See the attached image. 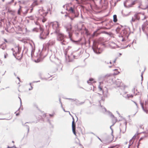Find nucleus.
Here are the masks:
<instances>
[{
  "instance_id": "f257e3e1",
  "label": "nucleus",
  "mask_w": 148,
  "mask_h": 148,
  "mask_svg": "<svg viewBox=\"0 0 148 148\" xmlns=\"http://www.w3.org/2000/svg\"><path fill=\"white\" fill-rule=\"evenodd\" d=\"M56 24H54L53 22H51L50 23V25H52L53 28L55 29V32L57 35V40L60 41V43L62 45H65V44L63 42H65L64 38L66 36L60 32L59 25L58 22L56 21Z\"/></svg>"
},
{
  "instance_id": "f03ea898",
  "label": "nucleus",
  "mask_w": 148,
  "mask_h": 148,
  "mask_svg": "<svg viewBox=\"0 0 148 148\" xmlns=\"http://www.w3.org/2000/svg\"><path fill=\"white\" fill-rule=\"evenodd\" d=\"M65 27L66 29V31L69 34V38H70V40L73 42H75L76 44H79L80 42V41H75L71 37V34L73 32L71 25L70 24H68L67 25L65 26Z\"/></svg>"
},
{
  "instance_id": "7ed1b4c3",
  "label": "nucleus",
  "mask_w": 148,
  "mask_h": 148,
  "mask_svg": "<svg viewBox=\"0 0 148 148\" xmlns=\"http://www.w3.org/2000/svg\"><path fill=\"white\" fill-rule=\"evenodd\" d=\"M69 11L70 14L69 17L71 20H73L74 18L78 16L79 12L77 10H74L72 7H71L69 8Z\"/></svg>"
},
{
  "instance_id": "20e7f679",
  "label": "nucleus",
  "mask_w": 148,
  "mask_h": 148,
  "mask_svg": "<svg viewBox=\"0 0 148 148\" xmlns=\"http://www.w3.org/2000/svg\"><path fill=\"white\" fill-rule=\"evenodd\" d=\"M39 29L41 32L40 34L39 38L41 40H44L45 39L47 38V36L49 35V32L48 29L47 30V33H46L44 32V29L40 25L39 26Z\"/></svg>"
},
{
  "instance_id": "39448f33",
  "label": "nucleus",
  "mask_w": 148,
  "mask_h": 148,
  "mask_svg": "<svg viewBox=\"0 0 148 148\" xmlns=\"http://www.w3.org/2000/svg\"><path fill=\"white\" fill-rule=\"evenodd\" d=\"M94 52L96 54H101L103 51V50L100 48H98L96 45H94L92 47Z\"/></svg>"
},
{
  "instance_id": "423d86ee",
  "label": "nucleus",
  "mask_w": 148,
  "mask_h": 148,
  "mask_svg": "<svg viewBox=\"0 0 148 148\" xmlns=\"http://www.w3.org/2000/svg\"><path fill=\"white\" fill-rule=\"evenodd\" d=\"M100 2L102 4H103L102 6L103 10H106L107 8L108 4V0H101Z\"/></svg>"
},
{
  "instance_id": "0eeeda50",
  "label": "nucleus",
  "mask_w": 148,
  "mask_h": 148,
  "mask_svg": "<svg viewBox=\"0 0 148 148\" xmlns=\"http://www.w3.org/2000/svg\"><path fill=\"white\" fill-rule=\"evenodd\" d=\"M139 13L136 14L134 16V18H132V22H135L136 20H139L140 19V16H139Z\"/></svg>"
},
{
  "instance_id": "6e6552de",
  "label": "nucleus",
  "mask_w": 148,
  "mask_h": 148,
  "mask_svg": "<svg viewBox=\"0 0 148 148\" xmlns=\"http://www.w3.org/2000/svg\"><path fill=\"white\" fill-rule=\"evenodd\" d=\"M106 90L103 91V93L105 97H108V90L107 88H105Z\"/></svg>"
},
{
  "instance_id": "1a4fd4ad",
  "label": "nucleus",
  "mask_w": 148,
  "mask_h": 148,
  "mask_svg": "<svg viewBox=\"0 0 148 148\" xmlns=\"http://www.w3.org/2000/svg\"><path fill=\"white\" fill-rule=\"evenodd\" d=\"M64 54L65 56L66 61V62H70L72 61V60H71L69 58V56H68V58L66 57L67 55V51H65L64 52Z\"/></svg>"
},
{
  "instance_id": "9d476101",
  "label": "nucleus",
  "mask_w": 148,
  "mask_h": 148,
  "mask_svg": "<svg viewBox=\"0 0 148 148\" xmlns=\"http://www.w3.org/2000/svg\"><path fill=\"white\" fill-rule=\"evenodd\" d=\"M115 84L117 87H119L121 86V80L118 79L115 81Z\"/></svg>"
},
{
  "instance_id": "9b49d317",
  "label": "nucleus",
  "mask_w": 148,
  "mask_h": 148,
  "mask_svg": "<svg viewBox=\"0 0 148 148\" xmlns=\"http://www.w3.org/2000/svg\"><path fill=\"white\" fill-rule=\"evenodd\" d=\"M110 74H107L105 75H101L99 77V79H103L105 78H107L108 77L110 76Z\"/></svg>"
},
{
  "instance_id": "f8f14e48",
  "label": "nucleus",
  "mask_w": 148,
  "mask_h": 148,
  "mask_svg": "<svg viewBox=\"0 0 148 148\" xmlns=\"http://www.w3.org/2000/svg\"><path fill=\"white\" fill-rule=\"evenodd\" d=\"M140 104L142 108L143 109V110L144 111V112H145L147 114H148V110L146 109H145L143 106V103H142L141 102H140Z\"/></svg>"
},
{
  "instance_id": "ddd939ff",
  "label": "nucleus",
  "mask_w": 148,
  "mask_h": 148,
  "mask_svg": "<svg viewBox=\"0 0 148 148\" xmlns=\"http://www.w3.org/2000/svg\"><path fill=\"white\" fill-rule=\"evenodd\" d=\"M113 21L115 23H116V22H117V18L116 15V14L114 15L113 16Z\"/></svg>"
},
{
  "instance_id": "4468645a",
  "label": "nucleus",
  "mask_w": 148,
  "mask_h": 148,
  "mask_svg": "<svg viewBox=\"0 0 148 148\" xmlns=\"http://www.w3.org/2000/svg\"><path fill=\"white\" fill-rule=\"evenodd\" d=\"M109 114L110 115V116L112 118H113L115 120V123H116L117 121V118L114 116V115L112 114V113L111 112H109Z\"/></svg>"
},
{
  "instance_id": "2eb2a0df",
  "label": "nucleus",
  "mask_w": 148,
  "mask_h": 148,
  "mask_svg": "<svg viewBox=\"0 0 148 148\" xmlns=\"http://www.w3.org/2000/svg\"><path fill=\"white\" fill-rule=\"evenodd\" d=\"M121 34H123L124 36H126L127 34V30L125 29H124L122 30V32H121Z\"/></svg>"
},
{
  "instance_id": "dca6fc26",
  "label": "nucleus",
  "mask_w": 148,
  "mask_h": 148,
  "mask_svg": "<svg viewBox=\"0 0 148 148\" xmlns=\"http://www.w3.org/2000/svg\"><path fill=\"white\" fill-rule=\"evenodd\" d=\"M100 34V33L98 32V31L94 32L93 33V34L95 36H97Z\"/></svg>"
},
{
  "instance_id": "f3484780",
  "label": "nucleus",
  "mask_w": 148,
  "mask_h": 148,
  "mask_svg": "<svg viewBox=\"0 0 148 148\" xmlns=\"http://www.w3.org/2000/svg\"><path fill=\"white\" fill-rule=\"evenodd\" d=\"M31 45L32 47V50L31 51V56L32 57L33 55L34 54V53L35 51V49H34L33 48L32 45Z\"/></svg>"
},
{
  "instance_id": "a211bd4d",
  "label": "nucleus",
  "mask_w": 148,
  "mask_h": 148,
  "mask_svg": "<svg viewBox=\"0 0 148 148\" xmlns=\"http://www.w3.org/2000/svg\"><path fill=\"white\" fill-rule=\"evenodd\" d=\"M122 127H123L124 128V130H123L122 131V132L123 133H124L126 131V123H125V125H124L123 126H122Z\"/></svg>"
},
{
  "instance_id": "6ab92c4d",
  "label": "nucleus",
  "mask_w": 148,
  "mask_h": 148,
  "mask_svg": "<svg viewBox=\"0 0 148 148\" xmlns=\"http://www.w3.org/2000/svg\"><path fill=\"white\" fill-rule=\"evenodd\" d=\"M132 139L130 140L129 141V146L128 148H130V146H132V145L134 143V141H132Z\"/></svg>"
},
{
  "instance_id": "aec40b11",
  "label": "nucleus",
  "mask_w": 148,
  "mask_h": 148,
  "mask_svg": "<svg viewBox=\"0 0 148 148\" xmlns=\"http://www.w3.org/2000/svg\"><path fill=\"white\" fill-rule=\"evenodd\" d=\"M94 79L92 78H90L89 80H88L87 82L88 83H89V81H90L91 82H93L94 83H96V81H94Z\"/></svg>"
},
{
  "instance_id": "412c9836",
  "label": "nucleus",
  "mask_w": 148,
  "mask_h": 148,
  "mask_svg": "<svg viewBox=\"0 0 148 148\" xmlns=\"http://www.w3.org/2000/svg\"><path fill=\"white\" fill-rule=\"evenodd\" d=\"M72 128H74V127H75V120H73L72 122Z\"/></svg>"
},
{
  "instance_id": "4be33fe9",
  "label": "nucleus",
  "mask_w": 148,
  "mask_h": 148,
  "mask_svg": "<svg viewBox=\"0 0 148 148\" xmlns=\"http://www.w3.org/2000/svg\"><path fill=\"white\" fill-rule=\"evenodd\" d=\"M38 4L37 2V0H34L33 3V5H34V6L35 5H38Z\"/></svg>"
},
{
  "instance_id": "5701e85b",
  "label": "nucleus",
  "mask_w": 148,
  "mask_h": 148,
  "mask_svg": "<svg viewBox=\"0 0 148 148\" xmlns=\"http://www.w3.org/2000/svg\"><path fill=\"white\" fill-rule=\"evenodd\" d=\"M84 30L85 32V33L86 35H88V30L86 27H84L83 29Z\"/></svg>"
},
{
  "instance_id": "b1692460",
  "label": "nucleus",
  "mask_w": 148,
  "mask_h": 148,
  "mask_svg": "<svg viewBox=\"0 0 148 148\" xmlns=\"http://www.w3.org/2000/svg\"><path fill=\"white\" fill-rule=\"evenodd\" d=\"M25 127H26V128L27 130V135L28 134L29 132V127L27 125H25Z\"/></svg>"
},
{
  "instance_id": "393cba45",
  "label": "nucleus",
  "mask_w": 148,
  "mask_h": 148,
  "mask_svg": "<svg viewBox=\"0 0 148 148\" xmlns=\"http://www.w3.org/2000/svg\"><path fill=\"white\" fill-rule=\"evenodd\" d=\"M136 137H137V138L138 139L139 138V137L138 136L137 134V135L135 134L133 136V137H132V139H135L136 138Z\"/></svg>"
},
{
  "instance_id": "a878e982",
  "label": "nucleus",
  "mask_w": 148,
  "mask_h": 148,
  "mask_svg": "<svg viewBox=\"0 0 148 148\" xmlns=\"http://www.w3.org/2000/svg\"><path fill=\"white\" fill-rule=\"evenodd\" d=\"M72 130L73 132V134L76 135V132L75 131V127H74V128H72Z\"/></svg>"
},
{
  "instance_id": "bb28decb",
  "label": "nucleus",
  "mask_w": 148,
  "mask_h": 148,
  "mask_svg": "<svg viewBox=\"0 0 148 148\" xmlns=\"http://www.w3.org/2000/svg\"><path fill=\"white\" fill-rule=\"evenodd\" d=\"M65 99H69V100H71L72 101H76L77 99H71V98H64Z\"/></svg>"
},
{
  "instance_id": "cd10ccee",
  "label": "nucleus",
  "mask_w": 148,
  "mask_h": 148,
  "mask_svg": "<svg viewBox=\"0 0 148 148\" xmlns=\"http://www.w3.org/2000/svg\"><path fill=\"white\" fill-rule=\"evenodd\" d=\"M33 31H35L36 32H38V28H34L33 29Z\"/></svg>"
},
{
  "instance_id": "c85d7f7f",
  "label": "nucleus",
  "mask_w": 148,
  "mask_h": 148,
  "mask_svg": "<svg viewBox=\"0 0 148 148\" xmlns=\"http://www.w3.org/2000/svg\"><path fill=\"white\" fill-rule=\"evenodd\" d=\"M21 51V49L19 47H18L17 53L18 54H19L20 53Z\"/></svg>"
},
{
  "instance_id": "c756f323",
  "label": "nucleus",
  "mask_w": 148,
  "mask_h": 148,
  "mask_svg": "<svg viewBox=\"0 0 148 148\" xmlns=\"http://www.w3.org/2000/svg\"><path fill=\"white\" fill-rule=\"evenodd\" d=\"M102 82H99V83L100 84L99 86V87H98V88H99V89L100 90H102V88L100 86V85H101V83H102Z\"/></svg>"
},
{
  "instance_id": "7c9ffc66",
  "label": "nucleus",
  "mask_w": 148,
  "mask_h": 148,
  "mask_svg": "<svg viewBox=\"0 0 148 148\" xmlns=\"http://www.w3.org/2000/svg\"><path fill=\"white\" fill-rule=\"evenodd\" d=\"M120 30V28L119 27H117L116 29V31L117 33L119 32V31Z\"/></svg>"
},
{
  "instance_id": "2f4dec72",
  "label": "nucleus",
  "mask_w": 148,
  "mask_h": 148,
  "mask_svg": "<svg viewBox=\"0 0 148 148\" xmlns=\"http://www.w3.org/2000/svg\"><path fill=\"white\" fill-rule=\"evenodd\" d=\"M43 74V73L42 72H40L38 73V75L40 77H41L42 76V75Z\"/></svg>"
},
{
  "instance_id": "473e14b6",
  "label": "nucleus",
  "mask_w": 148,
  "mask_h": 148,
  "mask_svg": "<svg viewBox=\"0 0 148 148\" xmlns=\"http://www.w3.org/2000/svg\"><path fill=\"white\" fill-rule=\"evenodd\" d=\"M145 105L147 106V107L148 108V101H146L145 102Z\"/></svg>"
},
{
  "instance_id": "72a5a7b5",
  "label": "nucleus",
  "mask_w": 148,
  "mask_h": 148,
  "mask_svg": "<svg viewBox=\"0 0 148 148\" xmlns=\"http://www.w3.org/2000/svg\"><path fill=\"white\" fill-rule=\"evenodd\" d=\"M59 101L60 103L61 104V107L63 108L62 106V103L61 102V99H60V98H59Z\"/></svg>"
},
{
  "instance_id": "f704fd0d",
  "label": "nucleus",
  "mask_w": 148,
  "mask_h": 148,
  "mask_svg": "<svg viewBox=\"0 0 148 148\" xmlns=\"http://www.w3.org/2000/svg\"><path fill=\"white\" fill-rule=\"evenodd\" d=\"M29 123L27 122L25 123H23V122L22 121V125L23 126H24V127L25 126V125H26V123Z\"/></svg>"
},
{
  "instance_id": "c9c22d12",
  "label": "nucleus",
  "mask_w": 148,
  "mask_h": 148,
  "mask_svg": "<svg viewBox=\"0 0 148 148\" xmlns=\"http://www.w3.org/2000/svg\"><path fill=\"white\" fill-rule=\"evenodd\" d=\"M114 123L111 126H110V129H111V130L112 131V133L113 132V129H112L111 128V127L113 125H114Z\"/></svg>"
},
{
  "instance_id": "e433bc0d",
  "label": "nucleus",
  "mask_w": 148,
  "mask_h": 148,
  "mask_svg": "<svg viewBox=\"0 0 148 148\" xmlns=\"http://www.w3.org/2000/svg\"><path fill=\"white\" fill-rule=\"evenodd\" d=\"M101 106L102 108H103L104 109L105 112H106V109L105 107H104L103 106H102L101 105Z\"/></svg>"
},
{
  "instance_id": "4c0bfd02",
  "label": "nucleus",
  "mask_w": 148,
  "mask_h": 148,
  "mask_svg": "<svg viewBox=\"0 0 148 148\" xmlns=\"http://www.w3.org/2000/svg\"><path fill=\"white\" fill-rule=\"evenodd\" d=\"M135 1H133L131 5H134L135 4Z\"/></svg>"
},
{
  "instance_id": "58836bf2",
  "label": "nucleus",
  "mask_w": 148,
  "mask_h": 148,
  "mask_svg": "<svg viewBox=\"0 0 148 148\" xmlns=\"http://www.w3.org/2000/svg\"><path fill=\"white\" fill-rule=\"evenodd\" d=\"M111 43H112V44H113V45H116V46H117V47H119V46H118L117 45H116V44L114 42H111Z\"/></svg>"
},
{
  "instance_id": "ea45409f",
  "label": "nucleus",
  "mask_w": 148,
  "mask_h": 148,
  "mask_svg": "<svg viewBox=\"0 0 148 148\" xmlns=\"http://www.w3.org/2000/svg\"><path fill=\"white\" fill-rule=\"evenodd\" d=\"M104 62H105V64H108L109 63L107 61H105Z\"/></svg>"
},
{
  "instance_id": "a19ab883",
  "label": "nucleus",
  "mask_w": 148,
  "mask_h": 148,
  "mask_svg": "<svg viewBox=\"0 0 148 148\" xmlns=\"http://www.w3.org/2000/svg\"><path fill=\"white\" fill-rule=\"evenodd\" d=\"M148 8V5H147V6L146 7H145V8H142V9L143 10H145L146 9Z\"/></svg>"
},
{
  "instance_id": "79ce46f5",
  "label": "nucleus",
  "mask_w": 148,
  "mask_h": 148,
  "mask_svg": "<svg viewBox=\"0 0 148 148\" xmlns=\"http://www.w3.org/2000/svg\"><path fill=\"white\" fill-rule=\"evenodd\" d=\"M140 144V142L138 141V144L137 145V148H138V147H139V145Z\"/></svg>"
},
{
  "instance_id": "37998d69",
  "label": "nucleus",
  "mask_w": 148,
  "mask_h": 148,
  "mask_svg": "<svg viewBox=\"0 0 148 148\" xmlns=\"http://www.w3.org/2000/svg\"><path fill=\"white\" fill-rule=\"evenodd\" d=\"M18 98H19V99H20V105H21H21H22V101H21V98L20 97H18Z\"/></svg>"
},
{
  "instance_id": "c03bdc74",
  "label": "nucleus",
  "mask_w": 148,
  "mask_h": 148,
  "mask_svg": "<svg viewBox=\"0 0 148 148\" xmlns=\"http://www.w3.org/2000/svg\"><path fill=\"white\" fill-rule=\"evenodd\" d=\"M15 53H14V52H13V55L14 56V57L16 58V59H18V58H16V55H15Z\"/></svg>"
},
{
  "instance_id": "a18cd8bd",
  "label": "nucleus",
  "mask_w": 148,
  "mask_h": 148,
  "mask_svg": "<svg viewBox=\"0 0 148 148\" xmlns=\"http://www.w3.org/2000/svg\"><path fill=\"white\" fill-rule=\"evenodd\" d=\"M126 2L125 1V2H124V6H125V7H126Z\"/></svg>"
},
{
  "instance_id": "49530a36",
  "label": "nucleus",
  "mask_w": 148,
  "mask_h": 148,
  "mask_svg": "<svg viewBox=\"0 0 148 148\" xmlns=\"http://www.w3.org/2000/svg\"><path fill=\"white\" fill-rule=\"evenodd\" d=\"M143 137H141L140 138V139L139 140V142H140V141L141 140H142L143 139Z\"/></svg>"
},
{
  "instance_id": "de8ad7c7",
  "label": "nucleus",
  "mask_w": 148,
  "mask_h": 148,
  "mask_svg": "<svg viewBox=\"0 0 148 148\" xmlns=\"http://www.w3.org/2000/svg\"><path fill=\"white\" fill-rule=\"evenodd\" d=\"M5 44V43H3V44L0 45V48H1L2 47V46L3 45H4Z\"/></svg>"
},
{
  "instance_id": "09e8293b",
  "label": "nucleus",
  "mask_w": 148,
  "mask_h": 148,
  "mask_svg": "<svg viewBox=\"0 0 148 148\" xmlns=\"http://www.w3.org/2000/svg\"><path fill=\"white\" fill-rule=\"evenodd\" d=\"M110 47L112 49H114L115 48L114 47H113L111 46H110Z\"/></svg>"
},
{
  "instance_id": "8fccbe9b",
  "label": "nucleus",
  "mask_w": 148,
  "mask_h": 148,
  "mask_svg": "<svg viewBox=\"0 0 148 148\" xmlns=\"http://www.w3.org/2000/svg\"><path fill=\"white\" fill-rule=\"evenodd\" d=\"M32 89H33V87L32 86H31V88H29V90H32Z\"/></svg>"
},
{
  "instance_id": "3c124183",
  "label": "nucleus",
  "mask_w": 148,
  "mask_h": 148,
  "mask_svg": "<svg viewBox=\"0 0 148 148\" xmlns=\"http://www.w3.org/2000/svg\"><path fill=\"white\" fill-rule=\"evenodd\" d=\"M7 54L6 53V55L5 54L4 56V57L5 58H7Z\"/></svg>"
},
{
  "instance_id": "603ef678",
  "label": "nucleus",
  "mask_w": 148,
  "mask_h": 148,
  "mask_svg": "<svg viewBox=\"0 0 148 148\" xmlns=\"http://www.w3.org/2000/svg\"><path fill=\"white\" fill-rule=\"evenodd\" d=\"M135 147V146L133 147L132 145V146H130V148H134V147Z\"/></svg>"
},
{
  "instance_id": "864d4df0",
  "label": "nucleus",
  "mask_w": 148,
  "mask_h": 148,
  "mask_svg": "<svg viewBox=\"0 0 148 148\" xmlns=\"http://www.w3.org/2000/svg\"><path fill=\"white\" fill-rule=\"evenodd\" d=\"M130 46H131V45H128L126 47H125V48H127L128 47H130Z\"/></svg>"
},
{
  "instance_id": "5fc2aeb1",
  "label": "nucleus",
  "mask_w": 148,
  "mask_h": 148,
  "mask_svg": "<svg viewBox=\"0 0 148 148\" xmlns=\"http://www.w3.org/2000/svg\"><path fill=\"white\" fill-rule=\"evenodd\" d=\"M1 48L3 49V50H4L5 49V47H1Z\"/></svg>"
},
{
  "instance_id": "6e6d98bb",
  "label": "nucleus",
  "mask_w": 148,
  "mask_h": 148,
  "mask_svg": "<svg viewBox=\"0 0 148 148\" xmlns=\"http://www.w3.org/2000/svg\"><path fill=\"white\" fill-rule=\"evenodd\" d=\"M54 115L53 114H49V116L50 117H53V116Z\"/></svg>"
},
{
  "instance_id": "4d7b16f0",
  "label": "nucleus",
  "mask_w": 148,
  "mask_h": 148,
  "mask_svg": "<svg viewBox=\"0 0 148 148\" xmlns=\"http://www.w3.org/2000/svg\"><path fill=\"white\" fill-rule=\"evenodd\" d=\"M146 34L147 37V39L148 40V32L146 33Z\"/></svg>"
},
{
  "instance_id": "13d9d810",
  "label": "nucleus",
  "mask_w": 148,
  "mask_h": 148,
  "mask_svg": "<svg viewBox=\"0 0 148 148\" xmlns=\"http://www.w3.org/2000/svg\"><path fill=\"white\" fill-rule=\"evenodd\" d=\"M75 34L76 36H77L79 34V33H78V32H76L75 33Z\"/></svg>"
},
{
  "instance_id": "bf43d9fd",
  "label": "nucleus",
  "mask_w": 148,
  "mask_h": 148,
  "mask_svg": "<svg viewBox=\"0 0 148 148\" xmlns=\"http://www.w3.org/2000/svg\"><path fill=\"white\" fill-rule=\"evenodd\" d=\"M11 148H17V147H16V146L15 145H14L13 146L11 147Z\"/></svg>"
},
{
  "instance_id": "052dcab7",
  "label": "nucleus",
  "mask_w": 148,
  "mask_h": 148,
  "mask_svg": "<svg viewBox=\"0 0 148 148\" xmlns=\"http://www.w3.org/2000/svg\"><path fill=\"white\" fill-rule=\"evenodd\" d=\"M17 78L19 80V81L20 82V79L18 77H17Z\"/></svg>"
},
{
  "instance_id": "680f3d73",
  "label": "nucleus",
  "mask_w": 148,
  "mask_h": 148,
  "mask_svg": "<svg viewBox=\"0 0 148 148\" xmlns=\"http://www.w3.org/2000/svg\"><path fill=\"white\" fill-rule=\"evenodd\" d=\"M19 115V113H17L16 114V116H18Z\"/></svg>"
},
{
  "instance_id": "e2e57ef3",
  "label": "nucleus",
  "mask_w": 148,
  "mask_h": 148,
  "mask_svg": "<svg viewBox=\"0 0 148 148\" xmlns=\"http://www.w3.org/2000/svg\"><path fill=\"white\" fill-rule=\"evenodd\" d=\"M116 61V59H115V60L113 61L114 63H115Z\"/></svg>"
},
{
  "instance_id": "0e129e2a",
  "label": "nucleus",
  "mask_w": 148,
  "mask_h": 148,
  "mask_svg": "<svg viewBox=\"0 0 148 148\" xmlns=\"http://www.w3.org/2000/svg\"><path fill=\"white\" fill-rule=\"evenodd\" d=\"M135 104H136V107H137V108H138V104H137V103H136Z\"/></svg>"
},
{
  "instance_id": "69168bd1",
  "label": "nucleus",
  "mask_w": 148,
  "mask_h": 148,
  "mask_svg": "<svg viewBox=\"0 0 148 148\" xmlns=\"http://www.w3.org/2000/svg\"><path fill=\"white\" fill-rule=\"evenodd\" d=\"M40 82V81H36L34 82H33L37 83V82Z\"/></svg>"
},
{
  "instance_id": "338daca9",
  "label": "nucleus",
  "mask_w": 148,
  "mask_h": 148,
  "mask_svg": "<svg viewBox=\"0 0 148 148\" xmlns=\"http://www.w3.org/2000/svg\"><path fill=\"white\" fill-rule=\"evenodd\" d=\"M11 50L13 51V52H15V51H14V49L13 48H12L11 49Z\"/></svg>"
},
{
  "instance_id": "774afa93",
  "label": "nucleus",
  "mask_w": 148,
  "mask_h": 148,
  "mask_svg": "<svg viewBox=\"0 0 148 148\" xmlns=\"http://www.w3.org/2000/svg\"><path fill=\"white\" fill-rule=\"evenodd\" d=\"M4 41L6 42H8L7 40L6 39H4Z\"/></svg>"
}]
</instances>
